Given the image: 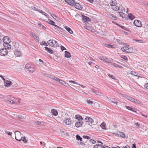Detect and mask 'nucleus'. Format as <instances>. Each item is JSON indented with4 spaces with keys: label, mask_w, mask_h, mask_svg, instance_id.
<instances>
[{
    "label": "nucleus",
    "mask_w": 148,
    "mask_h": 148,
    "mask_svg": "<svg viewBox=\"0 0 148 148\" xmlns=\"http://www.w3.org/2000/svg\"><path fill=\"white\" fill-rule=\"evenodd\" d=\"M32 8L34 10H36V11H38L39 10V9L37 8H36L35 7H33V8Z\"/></svg>",
    "instance_id": "nucleus-55"
},
{
    "label": "nucleus",
    "mask_w": 148,
    "mask_h": 148,
    "mask_svg": "<svg viewBox=\"0 0 148 148\" xmlns=\"http://www.w3.org/2000/svg\"><path fill=\"white\" fill-rule=\"evenodd\" d=\"M76 139L79 140L81 141L80 142V144L82 145H85V144L84 143V142H84V141L83 140H82V138L78 134H77L76 135Z\"/></svg>",
    "instance_id": "nucleus-10"
},
{
    "label": "nucleus",
    "mask_w": 148,
    "mask_h": 148,
    "mask_svg": "<svg viewBox=\"0 0 148 148\" xmlns=\"http://www.w3.org/2000/svg\"><path fill=\"white\" fill-rule=\"evenodd\" d=\"M4 83L5 86L6 87H9L12 85V82L10 81H6Z\"/></svg>",
    "instance_id": "nucleus-14"
},
{
    "label": "nucleus",
    "mask_w": 148,
    "mask_h": 148,
    "mask_svg": "<svg viewBox=\"0 0 148 148\" xmlns=\"http://www.w3.org/2000/svg\"><path fill=\"white\" fill-rule=\"evenodd\" d=\"M65 1L68 3L69 4L73 6L75 1L74 0H65Z\"/></svg>",
    "instance_id": "nucleus-11"
},
{
    "label": "nucleus",
    "mask_w": 148,
    "mask_h": 148,
    "mask_svg": "<svg viewBox=\"0 0 148 148\" xmlns=\"http://www.w3.org/2000/svg\"><path fill=\"white\" fill-rule=\"evenodd\" d=\"M118 136H119L120 137L124 138L125 136V134L123 133V132H119L118 133Z\"/></svg>",
    "instance_id": "nucleus-25"
},
{
    "label": "nucleus",
    "mask_w": 148,
    "mask_h": 148,
    "mask_svg": "<svg viewBox=\"0 0 148 148\" xmlns=\"http://www.w3.org/2000/svg\"><path fill=\"white\" fill-rule=\"evenodd\" d=\"M60 48L62 51H63L64 50H66V49L63 46H60Z\"/></svg>",
    "instance_id": "nucleus-54"
},
{
    "label": "nucleus",
    "mask_w": 148,
    "mask_h": 148,
    "mask_svg": "<svg viewBox=\"0 0 148 148\" xmlns=\"http://www.w3.org/2000/svg\"><path fill=\"white\" fill-rule=\"evenodd\" d=\"M74 4V6H75V8L79 10H81L83 8L82 6L79 3H76L75 2V3Z\"/></svg>",
    "instance_id": "nucleus-9"
},
{
    "label": "nucleus",
    "mask_w": 148,
    "mask_h": 148,
    "mask_svg": "<svg viewBox=\"0 0 148 148\" xmlns=\"http://www.w3.org/2000/svg\"><path fill=\"white\" fill-rule=\"evenodd\" d=\"M119 14L120 16L123 18H125L126 16V14H125L124 13L120 12H119Z\"/></svg>",
    "instance_id": "nucleus-31"
},
{
    "label": "nucleus",
    "mask_w": 148,
    "mask_h": 148,
    "mask_svg": "<svg viewBox=\"0 0 148 148\" xmlns=\"http://www.w3.org/2000/svg\"><path fill=\"white\" fill-rule=\"evenodd\" d=\"M125 48H125V47H122L121 48V50L123 52H126V49H125Z\"/></svg>",
    "instance_id": "nucleus-45"
},
{
    "label": "nucleus",
    "mask_w": 148,
    "mask_h": 148,
    "mask_svg": "<svg viewBox=\"0 0 148 148\" xmlns=\"http://www.w3.org/2000/svg\"><path fill=\"white\" fill-rule=\"evenodd\" d=\"M16 116L17 117H18L19 120L21 119H25V115L24 114H22V115H20V114H18Z\"/></svg>",
    "instance_id": "nucleus-13"
},
{
    "label": "nucleus",
    "mask_w": 148,
    "mask_h": 148,
    "mask_svg": "<svg viewBox=\"0 0 148 148\" xmlns=\"http://www.w3.org/2000/svg\"><path fill=\"white\" fill-rule=\"evenodd\" d=\"M110 5L112 7V6H114L117 4V1L115 0H112L110 2Z\"/></svg>",
    "instance_id": "nucleus-17"
},
{
    "label": "nucleus",
    "mask_w": 148,
    "mask_h": 148,
    "mask_svg": "<svg viewBox=\"0 0 148 148\" xmlns=\"http://www.w3.org/2000/svg\"><path fill=\"white\" fill-rule=\"evenodd\" d=\"M140 124H139L138 123H135V127L137 128H139V127H140Z\"/></svg>",
    "instance_id": "nucleus-49"
},
{
    "label": "nucleus",
    "mask_w": 148,
    "mask_h": 148,
    "mask_svg": "<svg viewBox=\"0 0 148 148\" xmlns=\"http://www.w3.org/2000/svg\"><path fill=\"white\" fill-rule=\"evenodd\" d=\"M104 46L106 47L109 48L110 47V45L108 44H104Z\"/></svg>",
    "instance_id": "nucleus-58"
},
{
    "label": "nucleus",
    "mask_w": 148,
    "mask_h": 148,
    "mask_svg": "<svg viewBox=\"0 0 148 148\" xmlns=\"http://www.w3.org/2000/svg\"><path fill=\"white\" fill-rule=\"evenodd\" d=\"M21 140L22 141L25 143H26L27 142V140H26L25 137H21Z\"/></svg>",
    "instance_id": "nucleus-34"
},
{
    "label": "nucleus",
    "mask_w": 148,
    "mask_h": 148,
    "mask_svg": "<svg viewBox=\"0 0 148 148\" xmlns=\"http://www.w3.org/2000/svg\"><path fill=\"white\" fill-rule=\"evenodd\" d=\"M83 137L84 138L87 139H88V140L89 139H90L91 138L90 137L87 136H86V135H84L83 136Z\"/></svg>",
    "instance_id": "nucleus-43"
},
{
    "label": "nucleus",
    "mask_w": 148,
    "mask_h": 148,
    "mask_svg": "<svg viewBox=\"0 0 148 148\" xmlns=\"http://www.w3.org/2000/svg\"><path fill=\"white\" fill-rule=\"evenodd\" d=\"M45 49L49 53L51 54L53 53V51L50 48H48L46 47H45Z\"/></svg>",
    "instance_id": "nucleus-20"
},
{
    "label": "nucleus",
    "mask_w": 148,
    "mask_h": 148,
    "mask_svg": "<svg viewBox=\"0 0 148 148\" xmlns=\"http://www.w3.org/2000/svg\"><path fill=\"white\" fill-rule=\"evenodd\" d=\"M7 102H9L10 103H11V104H15L16 103L14 101L12 100H10V99L7 100Z\"/></svg>",
    "instance_id": "nucleus-35"
},
{
    "label": "nucleus",
    "mask_w": 148,
    "mask_h": 148,
    "mask_svg": "<svg viewBox=\"0 0 148 148\" xmlns=\"http://www.w3.org/2000/svg\"><path fill=\"white\" fill-rule=\"evenodd\" d=\"M15 138L16 139L19 141H21V132L19 131H16L15 133Z\"/></svg>",
    "instance_id": "nucleus-1"
},
{
    "label": "nucleus",
    "mask_w": 148,
    "mask_h": 148,
    "mask_svg": "<svg viewBox=\"0 0 148 148\" xmlns=\"http://www.w3.org/2000/svg\"><path fill=\"white\" fill-rule=\"evenodd\" d=\"M51 16L56 20L57 21L58 20V17L55 14H51Z\"/></svg>",
    "instance_id": "nucleus-36"
},
{
    "label": "nucleus",
    "mask_w": 148,
    "mask_h": 148,
    "mask_svg": "<svg viewBox=\"0 0 148 148\" xmlns=\"http://www.w3.org/2000/svg\"><path fill=\"white\" fill-rule=\"evenodd\" d=\"M49 23L51 24L52 25H53L55 24V22L51 20H49Z\"/></svg>",
    "instance_id": "nucleus-50"
},
{
    "label": "nucleus",
    "mask_w": 148,
    "mask_h": 148,
    "mask_svg": "<svg viewBox=\"0 0 148 148\" xmlns=\"http://www.w3.org/2000/svg\"><path fill=\"white\" fill-rule=\"evenodd\" d=\"M3 40L5 44L10 43L11 42V40L9 37L7 36H4L3 38Z\"/></svg>",
    "instance_id": "nucleus-5"
},
{
    "label": "nucleus",
    "mask_w": 148,
    "mask_h": 148,
    "mask_svg": "<svg viewBox=\"0 0 148 148\" xmlns=\"http://www.w3.org/2000/svg\"><path fill=\"white\" fill-rule=\"evenodd\" d=\"M106 124L105 123H103L101 124L100 125V126L101 127L102 129H106Z\"/></svg>",
    "instance_id": "nucleus-37"
},
{
    "label": "nucleus",
    "mask_w": 148,
    "mask_h": 148,
    "mask_svg": "<svg viewBox=\"0 0 148 148\" xmlns=\"http://www.w3.org/2000/svg\"><path fill=\"white\" fill-rule=\"evenodd\" d=\"M65 57L67 58H70L71 56L70 53L67 51H65Z\"/></svg>",
    "instance_id": "nucleus-28"
},
{
    "label": "nucleus",
    "mask_w": 148,
    "mask_h": 148,
    "mask_svg": "<svg viewBox=\"0 0 148 148\" xmlns=\"http://www.w3.org/2000/svg\"><path fill=\"white\" fill-rule=\"evenodd\" d=\"M112 65L113 66L115 67H118L119 68H120L121 66H119L117 64H116L114 63H112Z\"/></svg>",
    "instance_id": "nucleus-40"
},
{
    "label": "nucleus",
    "mask_w": 148,
    "mask_h": 148,
    "mask_svg": "<svg viewBox=\"0 0 148 148\" xmlns=\"http://www.w3.org/2000/svg\"><path fill=\"white\" fill-rule=\"evenodd\" d=\"M121 58L123 59H124L125 60H128V58H127V57L125 56H122L121 57Z\"/></svg>",
    "instance_id": "nucleus-48"
},
{
    "label": "nucleus",
    "mask_w": 148,
    "mask_h": 148,
    "mask_svg": "<svg viewBox=\"0 0 148 148\" xmlns=\"http://www.w3.org/2000/svg\"><path fill=\"white\" fill-rule=\"evenodd\" d=\"M134 25L138 27H141L142 26V24L140 21L138 20H135L134 22Z\"/></svg>",
    "instance_id": "nucleus-6"
},
{
    "label": "nucleus",
    "mask_w": 148,
    "mask_h": 148,
    "mask_svg": "<svg viewBox=\"0 0 148 148\" xmlns=\"http://www.w3.org/2000/svg\"><path fill=\"white\" fill-rule=\"evenodd\" d=\"M9 43H7L3 45L4 46L6 49H10L11 48V45L9 44Z\"/></svg>",
    "instance_id": "nucleus-29"
},
{
    "label": "nucleus",
    "mask_w": 148,
    "mask_h": 148,
    "mask_svg": "<svg viewBox=\"0 0 148 148\" xmlns=\"http://www.w3.org/2000/svg\"><path fill=\"white\" fill-rule=\"evenodd\" d=\"M125 107L127 109H128L129 110H131V111H132L133 112H136V109L135 108H133L131 107L127 106H126Z\"/></svg>",
    "instance_id": "nucleus-24"
},
{
    "label": "nucleus",
    "mask_w": 148,
    "mask_h": 148,
    "mask_svg": "<svg viewBox=\"0 0 148 148\" xmlns=\"http://www.w3.org/2000/svg\"><path fill=\"white\" fill-rule=\"evenodd\" d=\"M63 85L67 87H68L69 86L67 83H66L65 82Z\"/></svg>",
    "instance_id": "nucleus-56"
},
{
    "label": "nucleus",
    "mask_w": 148,
    "mask_h": 148,
    "mask_svg": "<svg viewBox=\"0 0 148 148\" xmlns=\"http://www.w3.org/2000/svg\"><path fill=\"white\" fill-rule=\"evenodd\" d=\"M38 25H39V27L42 28L43 29H45L46 28L44 26L42 25L41 24H39Z\"/></svg>",
    "instance_id": "nucleus-44"
},
{
    "label": "nucleus",
    "mask_w": 148,
    "mask_h": 148,
    "mask_svg": "<svg viewBox=\"0 0 148 148\" xmlns=\"http://www.w3.org/2000/svg\"><path fill=\"white\" fill-rule=\"evenodd\" d=\"M65 123L66 125H69L71 124V120L69 118L65 119L64 120Z\"/></svg>",
    "instance_id": "nucleus-18"
},
{
    "label": "nucleus",
    "mask_w": 148,
    "mask_h": 148,
    "mask_svg": "<svg viewBox=\"0 0 148 148\" xmlns=\"http://www.w3.org/2000/svg\"><path fill=\"white\" fill-rule=\"evenodd\" d=\"M130 101L134 102L137 103L138 104H140V102L138 101L137 100L135 99V98H132V97H131Z\"/></svg>",
    "instance_id": "nucleus-27"
},
{
    "label": "nucleus",
    "mask_w": 148,
    "mask_h": 148,
    "mask_svg": "<svg viewBox=\"0 0 148 148\" xmlns=\"http://www.w3.org/2000/svg\"><path fill=\"white\" fill-rule=\"evenodd\" d=\"M131 97L127 96H125V98L126 99L129 100H130V99H131Z\"/></svg>",
    "instance_id": "nucleus-60"
},
{
    "label": "nucleus",
    "mask_w": 148,
    "mask_h": 148,
    "mask_svg": "<svg viewBox=\"0 0 148 148\" xmlns=\"http://www.w3.org/2000/svg\"><path fill=\"white\" fill-rule=\"evenodd\" d=\"M47 43L48 45H49L52 47H54V45H55V44H54L53 41L51 40H49L47 41Z\"/></svg>",
    "instance_id": "nucleus-30"
},
{
    "label": "nucleus",
    "mask_w": 148,
    "mask_h": 148,
    "mask_svg": "<svg viewBox=\"0 0 148 148\" xmlns=\"http://www.w3.org/2000/svg\"><path fill=\"white\" fill-rule=\"evenodd\" d=\"M84 122L83 121H78L75 123V126L77 127H79L82 126Z\"/></svg>",
    "instance_id": "nucleus-8"
},
{
    "label": "nucleus",
    "mask_w": 148,
    "mask_h": 148,
    "mask_svg": "<svg viewBox=\"0 0 148 148\" xmlns=\"http://www.w3.org/2000/svg\"><path fill=\"white\" fill-rule=\"evenodd\" d=\"M39 61L40 62H42V64L44 65H45V66H47V64L46 63H45V62H44L43 60H42L41 59H39Z\"/></svg>",
    "instance_id": "nucleus-41"
},
{
    "label": "nucleus",
    "mask_w": 148,
    "mask_h": 148,
    "mask_svg": "<svg viewBox=\"0 0 148 148\" xmlns=\"http://www.w3.org/2000/svg\"><path fill=\"white\" fill-rule=\"evenodd\" d=\"M121 8V7H118L117 6L115 5L114 6L112 7L111 8L113 10L116 11L120 10V9Z\"/></svg>",
    "instance_id": "nucleus-21"
},
{
    "label": "nucleus",
    "mask_w": 148,
    "mask_h": 148,
    "mask_svg": "<svg viewBox=\"0 0 148 148\" xmlns=\"http://www.w3.org/2000/svg\"><path fill=\"white\" fill-rule=\"evenodd\" d=\"M59 82L61 84H62L63 85L64 84V81H63L62 80L60 79V81H59Z\"/></svg>",
    "instance_id": "nucleus-61"
},
{
    "label": "nucleus",
    "mask_w": 148,
    "mask_h": 148,
    "mask_svg": "<svg viewBox=\"0 0 148 148\" xmlns=\"http://www.w3.org/2000/svg\"><path fill=\"white\" fill-rule=\"evenodd\" d=\"M145 88L148 89V83H147L144 85Z\"/></svg>",
    "instance_id": "nucleus-63"
},
{
    "label": "nucleus",
    "mask_w": 148,
    "mask_h": 148,
    "mask_svg": "<svg viewBox=\"0 0 148 148\" xmlns=\"http://www.w3.org/2000/svg\"><path fill=\"white\" fill-rule=\"evenodd\" d=\"M99 58L100 60L103 61V62L107 63H111L110 60H108L107 58H106L105 57L99 56Z\"/></svg>",
    "instance_id": "nucleus-3"
},
{
    "label": "nucleus",
    "mask_w": 148,
    "mask_h": 148,
    "mask_svg": "<svg viewBox=\"0 0 148 148\" xmlns=\"http://www.w3.org/2000/svg\"><path fill=\"white\" fill-rule=\"evenodd\" d=\"M128 17L131 20L134 19L135 18V17L132 13H130L128 14Z\"/></svg>",
    "instance_id": "nucleus-32"
},
{
    "label": "nucleus",
    "mask_w": 148,
    "mask_h": 148,
    "mask_svg": "<svg viewBox=\"0 0 148 148\" xmlns=\"http://www.w3.org/2000/svg\"><path fill=\"white\" fill-rule=\"evenodd\" d=\"M31 66L29 64H27L25 65V68L27 70V69H29Z\"/></svg>",
    "instance_id": "nucleus-42"
},
{
    "label": "nucleus",
    "mask_w": 148,
    "mask_h": 148,
    "mask_svg": "<svg viewBox=\"0 0 148 148\" xmlns=\"http://www.w3.org/2000/svg\"><path fill=\"white\" fill-rule=\"evenodd\" d=\"M54 80L57 81H59L60 79L59 78L55 77V78H54Z\"/></svg>",
    "instance_id": "nucleus-62"
},
{
    "label": "nucleus",
    "mask_w": 148,
    "mask_h": 148,
    "mask_svg": "<svg viewBox=\"0 0 148 148\" xmlns=\"http://www.w3.org/2000/svg\"><path fill=\"white\" fill-rule=\"evenodd\" d=\"M8 51L6 48L0 50V55L1 56H5L7 54Z\"/></svg>",
    "instance_id": "nucleus-4"
},
{
    "label": "nucleus",
    "mask_w": 148,
    "mask_h": 148,
    "mask_svg": "<svg viewBox=\"0 0 148 148\" xmlns=\"http://www.w3.org/2000/svg\"><path fill=\"white\" fill-rule=\"evenodd\" d=\"M14 54L15 55L17 56L18 57L21 56L22 55V53L21 52L16 51V49H15Z\"/></svg>",
    "instance_id": "nucleus-16"
},
{
    "label": "nucleus",
    "mask_w": 148,
    "mask_h": 148,
    "mask_svg": "<svg viewBox=\"0 0 148 148\" xmlns=\"http://www.w3.org/2000/svg\"><path fill=\"white\" fill-rule=\"evenodd\" d=\"M31 36H33L34 38H35V37H36V35L33 32H32L31 33Z\"/></svg>",
    "instance_id": "nucleus-46"
},
{
    "label": "nucleus",
    "mask_w": 148,
    "mask_h": 148,
    "mask_svg": "<svg viewBox=\"0 0 148 148\" xmlns=\"http://www.w3.org/2000/svg\"><path fill=\"white\" fill-rule=\"evenodd\" d=\"M69 82H70V83H72L73 84H78V83L77 82H76L74 81H72V80L69 81Z\"/></svg>",
    "instance_id": "nucleus-51"
},
{
    "label": "nucleus",
    "mask_w": 148,
    "mask_h": 148,
    "mask_svg": "<svg viewBox=\"0 0 148 148\" xmlns=\"http://www.w3.org/2000/svg\"><path fill=\"white\" fill-rule=\"evenodd\" d=\"M40 44L41 45H44L46 46H47L48 45L47 44V43L45 41H42L40 43Z\"/></svg>",
    "instance_id": "nucleus-39"
},
{
    "label": "nucleus",
    "mask_w": 148,
    "mask_h": 148,
    "mask_svg": "<svg viewBox=\"0 0 148 148\" xmlns=\"http://www.w3.org/2000/svg\"><path fill=\"white\" fill-rule=\"evenodd\" d=\"M5 132L8 134L9 135H10L11 136L12 134V132H8L7 131H5Z\"/></svg>",
    "instance_id": "nucleus-53"
},
{
    "label": "nucleus",
    "mask_w": 148,
    "mask_h": 148,
    "mask_svg": "<svg viewBox=\"0 0 148 148\" xmlns=\"http://www.w3.org/2000/svg\"><path fill=\"white\" fill-rule=\"evenodd\" d=\"M13 46L14 47V49H17L19 46L18 43L16 42H14L12 43Z\"/></svg>",
    "instance_id": "nucleus-15"
},
{
    "label": "nucleus",
    "mask_w": 148,
    "mask_h": 148,
    "mask_svg": "<svg viewBox=\"0 0 148 148\" xmlns=\"http://www.w3.org/2000/svg\"><path fill=\"white\" fill-rule=\"evenodd\" d=\"M51 113L54 116H56L57 115L58 113L57 111L54 109H52L51 110Z\"/></svg>",
    "instance_id": "nucleus-23"
},
{
    "label": "nucleus",
    "mask_w": 148,
    "mask_h": 148,
    "mask_svg": "<svg viewBox=\"0 0 148 148\" xmlns=\"http://www.w3.org/2000/svg\"><path fill=\"white\" fill-rule=\"evenodd\" d=\"M27 70L30 73H32L35 71V69L33 66H31V67L29 68V69H27Z\"/></svg>",
    "instance_id": "nucleus-22"
},
{
    "label": "nucleus",
    "mask_w": 148,
    "mask_h": 148,
    "mask_svg": "<svg viewBox=\"0 0 148 148\" xmlns=\"http://www.w3.org/2000/svg\"><path fill=\"white\" fill-rule=\"evenodd\" d=\"M34 123L36 124L37 125H40L41 124V123L40 121H35L34 122Z\"/></svg>",
    "instance_id": "nucleus-52"
},
{
    "label": "nucleus",
    "mask_w": 148,
    "mask_h": 148,
    "mask_svg": "<svg viewBox=\"0 0 148 148\" xmlns=\"http://www.w3.org/2000/svg\"><path fill=\"white\" fill-rule=\"evenodd\" d=\"M86 102H87V103L88 104H93V101H90V100H87Z\"/></svg>",
    "instance_id": "nucleus-47"
},
{
    "label": "nucleus",
    "mask_w": 148,
    "mask_h": 148,
    "mask_svg": "<svg viewBox=\"0 0 148 148\" xmlns=\"http://www.w3.org/2000/svg\"><path fill=\"white\" fill-rule=\"evenodd\" d=\"M110 101L112 103L118 105L119 102L117 101V100L113 98H111L110 99Z\"/></svg>",
    "instance_id": "nucleus-12"
},
{
    "label": "nucleus",
    "mask_w": 148,
    "mask_h": 148,
    "mask_svg": "<svg viewBox=\"0 0 148 148\" xmlns=\"http://www.w3.org/2000/svg\"><path fill=\"white\" fill-rule=\"evenodd\" d=\"M38 12H40V13L42 14H45V12H43L40 9L39 10Z\"/></svg>",
    "instance_id": "nucleus-59"
},
{
    "label": "nucleus",
    "mask_w": 148,
    "mask_h": 148,
    "mask_svg": "<svg viewBox=\"0 0 148 148\" xmlns=\"http://www.w3.org/2000/svg\"><path fill=\"white\" fill-rule=\"evenodd\" d=\"M75 118L77 119L78 121H82L83 119L82 117L80 115L77 114L75 116Z\"/></svg>",
    "instance_id": "nucleus-19"
},
{
    "label": "nucleus",
    "mask_w": 148,
    "mask_h": 148,
    "mask_svg": "<svg viewBox=\"0 0 148 148\" xmlns=\"http://www.w3.org/2000/svg\"><path fill=\"white\" fill-rule=\"evenodd\" d=\"M108 76H109L110 77L114 79H116L115 77L113 75H110V74H108Z\"/></svg>",
    "instance_id": "nucleus-38"
},
{
    "label": "nucleus",
    "mask_w": 148,
    "mask_h": 148,
    "mask_svg": "<svg viewBox=\"0 0 148 148\" xmlns=\"http://www.w3.org/2000/svg\"><path fill=\"white\" fill-rule=\"evenodd\" d=\"M110 18H113L114 20H116L117 19L116 17H114L112 15H110Z\"/></svg>",
    "instance_id": "nucleus-57"
},
{
    "label": "nucleus",
    "mask_w": 148,
    "mask_h": 148,
    "mask_svg": "<svg viewBox=\"0 0 148 148\" xmlns=\"http://www.w3.org/2000/svg\"><path fill=\"white\" fill-rule=\"evenodd\" d=\"M92 141H90V140H87L86 143L87 144L86 145H88V146H91V145H90L92 144Z\"/></svg>",
    "instance_id": "nucleus-33"
},
{
    "label": "nucleus",
    "mask_w": 148,
    "mask_h": 148,
    "mask_svg": "<svg viewBox=\"0 0 148 148\" xmlns=\"http://www.w3.org/2000/svg\"><path fill=\"white\" fill-rule=\"evenodd\" d=\"M82 21L85 23H87L88 22H90L91 21L90 19L88 17L85 16L83 15H82Z\"/></svg>",
    "instance_id": "nucleus-7"
},
{
    "label": "nucleus",
    "mask_w": 148,
    "mask_h": 148,
    "mask_svg": "<svg viewBox=\"0 0 148 148\" xmlns=\"http://www.w3.org/2000/svg\"><path fill=\"white\" fill-rule=\"evenodd\" d=\"M65 29L70 34H72L73 33V31L69 27L66 26L65 27Z\"/></svg>",
    "instance_id": "nucleus-26"
},
{
    "label": "nucleus",
    "mask_w": 148,
    "mask_h": 148,
    "mask_svg": "<svg viewBox=\"0 0 148 148\" xmlns=\"http://www.w3.org/2000/svg\"><path fill=\"white\" fill-rule=\"evenodd\" d=\"M93 120L90 117H86L84 120V121L86 123V124L91 125L90 124H92L93 122Z\"/></svg>",
    "instance_id": "nucleus-2"
},
{
    "label": "nucleus",
    "mask_w": 148,
    "mask_h": 148,
    "mask_svg": "<svg viewBox=\"0 0 148 148\" xmlns=\"http://www.w3.org/2000/svg\"><path fill=\"white\" fill-rule=\"evenodd\" d=\"M102 148H110V147L106 146H102Z\"/></svg>",
    "instance_id": "nucleus-64"
}]
</instances>
